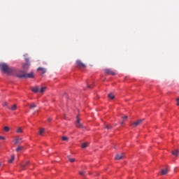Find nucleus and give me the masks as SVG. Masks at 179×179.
<instances>
[{
  "label": "nucleus",
  "mask_w": 179,
  "mask_h": 179,
  "mask_svg": "<svg viewBox=\"0 0 179 179\" xmlns=\"http://www.w3.org/2000/svg\"><path fill=\"white\" fill-rule=\"evenodd\" d=\"M122 119L123 121H124V120H128V116H127V115L122 116Z\"/></svg>",
  "instance_id": "cd10ccee"
},
{
  "label": "nucleus",
  "mask_w": 179,
  "mask_h": 179,
  "mask_svg": "<svg viewBox=\"0 0 179 179\" xmlns=\"http://www.w3.org/2000/svg\"><path fill=\"white\" fill-rule=\"evenodd\" d=\"M48 121H49V122H50L51 118H49V119L48 120Z\"/></svg>",
  "instance_id": "473e14b6"
},
{
  "label": "nucleus",
  "mask_w": 179,
  "mask_h": 179,
  "mask_svg": "<svg viewBox=\"0 0 179 179\" xmlns=\"http://www.w3.org/2000/svg\"><path fill=\"white\" fill-rule=\"evenodd\" d=\"M0 139L3 140V141H5V137L2 136H0Z\"/></svg>",
  "instance_id": "c85d7f7f"
},
{
  "label": "nucleus",
  "mask_w": 179,
  "mask_h": 179,
  "mask_svg": "<svg viewBox=\"0 0 179 179\" xmlns=\"http://www.w3.org/2000/svg\"><path fill=\"white\" fill-rule=\"evenodd\" d=\"M31 91L34 92V93H38V87L37 86L34 87L31 89Z\"/></svg>",
  "instance_id": "2eb2a0df"
},
{
  "label": "nucleus",
  "mask_w": 179,
  "mask_h": 179,
  "mask_svg": "<svg viewBox=\"0 0 179 179\" xmlns=\"http://www.w3.org/2000/svg\"><path fill=\"white\" fill-rule=\"evenodd\" d=\"M80 176H82V177H85V172L84 171H79Z\"/></svg>",
  "instance_id": "393cba45"
},
{
  "label": "nucleus",
  "mask_w": 179,
  "mask_h": 179,
  "mask_svg": "<svg viewBox=\"0 0 179 179\" xmlns=\"http://www.w3.org/2000/svg\"><path fill=\"white\" fill-rule=\"evenodd\" d=\"M3 130L5 131V132H9V127H4Z\"/></svg>",
  "instance_id": "a878e982"
},
{
  "label": "nucleus",
  "mask_w": 179,
  "mask_h": 179,
  "mask_svg": "<svg viewBox=\"0 0 179 179\" xmlns=\"http://www.w3.org/2000/svg\"><path fill=\"white\" fill-rule=\"evenodd\" d=\"M177 106H179V101H177Z\"/></svg>",
  "instance_id": "72a5a7b5"
},
{
  "label": "nucleus",
  "mask_w": 179,
  "mask_h": 179,
  "mask_svg": "<svg viewBox=\"0 0 179 179\" xmlns=\"http://www.w3.org/2000/svg\"><path fill=\"white\" fill-rule=\"evenodd\" d=\"M44 132H45V130L43 128H41V129H39L38 134L39 135H43V134H44Z\"/></svg>",
  "instance_id": "a211bd4d"
},
{
  "label": "nucleus",
  "mask_w": 179,
  "mask_h": 179,
  "mask_svg": "<svg viewBox=\"0 0 179 179\" xmlns=\"http://www.w3.org/2000/svg\"><path fill=\"white\" fill-rule=\"evenodd\" d=\"M26 61L27 62V59H26Z\"/></svg>",
  "instance_id": "e433bc0d"
},
{
  "label": "nucleus",
  "mask_w": 179,
  "mask_h": 179,
  "mask_svg": "<svg viewBox=\"0 0 179 179\" xmlns=\"http://www.w3.org/2000/svg\"><path fill=\"white\" fill-rule=\"evenodd\" d=\"M171 154L173 155V156H178V150H175L171 152Z\"/></svg>",
  "instance_id": "f3484780"
},
{
  "label": "nucleus",
  "mask_w": 179,
  "mask_h": 179,
  "mask_svg": "<svg viewBox=\"0 0 179 179\" xmlns=\"http://www.w3.org/2000/svg\"><path fill=\"white\" fill-rule=\"evenodd\" d=\"M68 159L71 163H73L75 162V159L71 158L69 156H68Z\"/></svg>",
  "instance_id": "b1692460"
},
{
  "label": "nucleus",
  "mask_w": 179,
  "mask_h": 179,
  "mask_svg": "<svg viewBox=\"0 0 179 179\" xmlns=\"http://www.w3.org/2000/svg\"><path fill=\"white\" fill-rule=\"evenodd\" d=\"M20 150H23V146L18 145L16 148V152H20Z\"/></svg>",
  "instance_id": "6ab92c4d"
},
{
  "label": "nucleus",
  "mask_w": 179,
  "mask_h": 179,
  "mask_svg": "<svg viewBox=\"0 0 179 179\" xmlns=\"http://www.w3.org/2000/svg\"><path fill=\"white\" fill-rule=\"evenodd\" d=\"M13 160H15V155L11 156V159L8 160V163H13Z\"/></svg>",
  "instance_id": "5701e85b"
},
{
  "label": "nucleus",
  "mask_w": 179,
  "mask_h": 179,
  "mask_svg": "<svg viewBox=\"0 0 179 179\" xmlns=\"http://www.w3.org/2000/svg\"><path fill=\"white\" fill-rule=\"evenodd\" d=\"M143 122V119H140L138 120H137L136 122H134L132 124L131 127H134V128L141 125V124H142Z\"/></svg>",
  "instance_id": "20e7f679"
},
{
  "label": "nucleus",
  "mask_w": 179,
  "mask_h": 179,
  "mask_svg": "<svg viewBox=\"0 0 179 179\" xmlns=\"http://www.w3.org/2000/svg\"><path fill=\"white\" fill-rule=\"evenodd\" d=\"M105 73H106V75H112L113 76L115 75V72L112 71L110 69H105Z\"/></svg>",
  "instance_id": "423d86ee"
},
{
  "label": "nucleus",
  "mask_w": 179,
  "mask_h": 179,
  "mask_svg": "<svg viewBox=\"0 0 179 179\" xmlns=\"http://www.w3.org/2000/svg\"><path fill=\"white\" fill-rule=\"evenodd\" d=\"M8 108L9 110H10L11 111H15L17 108V106H16V104H14L11 108L10 107H8Z\"/></svg>",
  "instance_id": "9b49d317"
},
{
  "label": "nucleus",
  "mask_w": 179,
  "mask_h": 179,
  "mask_svg": "<svg viewBox=\"0 0 179 179\" xmlns=\"http://www.w3.org/2000/svg\"><path fill=\"white\" fill-rule=\"evenodd\" d=\"M76 64L78 68H86V65L82 62L80 60L76 61Z\"/></svg>",
  "instance_id": "39448f33"
},
{
  "label": "nucleus",
  "mask_w": 179,
  "mask_h": 179,
  "mask_svg": "<svg viewBox=\"0 0 179 179\" xmlns=\"http://www.w3.org/2000/svg\"><path fill=\"white\" fill-rule=\"evenodd\" d=\"M122 157H124V153L117 154L115 157V160H122Z\"/></svg>",
  "instance_id": "0eeeda50"
},
{
  "label": "nucleus",
  "mask_w": 179,
  "mask_h": 179,
  "mask_svg": "<svg viewBox=\"0 0 179 179\" xmlns=\"http://www.w3.org/2000/svg\"><path fill=\"white\" fill-rule=\"evenodd\" d=\"M0 69L4 72V73L10 74L15 72V69L12 67H9L6 63H0Z\"/></svg>",
  "instance_id": "f257e3e1"
},
{
  "label": "nucleus",
  "mask_w": 179,
  "mask_h": 179,
  "mask_svg": "<svg viewBox=\"0 0 179 179\" xmlns=\"http://www.w3.org/2000/svg\"><path fill=\"white\" fill-rule=\"evenodd\" d=\"M108 98L110 99V100H114L115 99V95H114L113 93H110L108 94Z\"/></svg>",
  "instance_id": "9d476101"
},
{
  "label": "nucleus",
  "mask_w": 179,
  "mask_h": 179,
  "mask_svg": "<svg viewBox=\"0 0 179 179\" xmlns=\"http://www.w3.org/2000/svg\"><path fill=\"white\" fill-rule=\"evenodd\" d=\"M162 176H166V174H168L169 173V169H162L161 170Z\"/></svg>",
  "instance_id": "1a4fd4ad"
},
{
  "label": "nucleus",
  "mask_w": 179,
  "mask_h": 179,
  "mask_svg": "<svg viewBox=\"0 0 179 179\" xmlns=\"http://www.w3.org/2000/svg\"><path fill=\"white\" fill-rule=\"evenodd\" d=\"M37 71H41L42 75H44V73L47 72V70H45V69L41 67L38 68Z\"/></svg>",
  "instance_id": "f8f14e48"
},
{
  "label": "nucleus",
  "mask_w": 179,
  "mask_h": 179,
  "mask_svg": "<svg viewBox=\"0 0 179 179\" xmlns=\"http://www.w3.org/2000/svg\"><path fill=\"white\" fill-rule=\"evenodd\" d=\"M87 146H89V143H84L82 144L81 148L82 149H86V148H87Z\"/></svg>",
  "instance_id": "dca6fc26"
},
{
  "label": "nucleus",
  "mask_w": 179,
  "mask_h": 179,
  "mask_svg": "<svg viewBox=\"0 0 179 179\" xmlns=\"http://www.w3.org/2000/svg\"><path fill=\"white\" fill-rule=\"evenodd\" d=\"M87 87H88L89 89H92V87H91L90 85H87Z\"/></svg>",
  "instance_id": "2f4dec72"
},
{
  "label": "nucleus",
  "mask_w": 179,
  "mask_h": 179,
  "mask_svg": "<svg viewBox=\"0 0 179 179\" xmlns=\"http://www.w3.org/2000/svg\"><path fill=\"white\" fill-rule=\"evenodd\" d=\"M46 89H47V87H41L40 91H39L40 93H44L45 92Z\"/></svg>",
  "instance_id": "412c9836"
},
{
  "label": "nucleus",
  "mask_w": 179,
  "mask_h": 179,
  "mask_svg": "<svg viewBox=\"0 0 179 179\" xmlns=\"http://www.w3.org/2000/svg\"><path fill=\"white\" fill-rule=\"evenodd\" d=\"M3 106L4 107L6 106H8V102H4L3 104Z\"/></svg>",
  "instance_id": "c756f323"
},
{
  "label": "nucleus",
  "mask_w": 179,
  "mask_h": 179,
  "mask_svg": "<svg viewBox=\"0 0 179 179\" xmlns=\"http://www.w3.org/2000/svg\"><path fill=\"white\" fill-rule=\"evenodd\" d=\"M76 127L77 128H80L83 129V128H85V127L83 126V124H82V123H80V120H79V115H77L76 117Z\"/></svg>",
  "instance_id": "7ed1b4c3"
},
{
  "label": "nucleus",
  "mask_w": 179,
  "mask_h": 179,
  "mask_svg": "<svg viewBox=\"0 0 179 179\" xmlns=\"http://www.w3.org/2000/svg\"><path fill=\"white\" fill-rule=\"evenodd\" d=\"M17 78H20V79H27L28 78H34V73H25L24 71H21L18 73H17Z\"/></svg>",
  "instance_id": "f03ea898"
},
{
  "label": "nucleus",
  "mask_w": 179,
  "mask_h": 179,
  "mask_svg": "<svg viewBox=\"0 0 179 179\" xmlns=\"http://www.w3.org/2000/svg\"><path fill=\"white\" fill-rule=\"evenodd\" d=\"M62 141H69V138H68V137H66V136H63L62 138Z\"/></svg>",
  "instance_id": "bb28decb"
},
{
  "label": "nucleus",
  "mask_w": 179,
  "mask_h": 179,
  "mask_svg": "<svg viewBox=\"0 0 179 179\" xmlns=\"http://www.w3.org/2000/svg\"><path fill=\"white\" fill-rule=\"evenodd\" d=\"M0 166H1V162H0Z\"/></svg>",
  "instance_id": "4c0bfd02"
},
{
  "label": "nucleus",
  "mask_w": 179,
  "mask_h": 179,
  "mask_svg": "<svg viewBox=\"0 0 179 179\" xmlns=\"http://www.w3.org/2000/svg\"><path fill=\"white\" fill-rule=\"evenodd\" d=\"M120 125H124V120H122V122H120Z\"/></svg>",
  "instance_id": "7c9ffc66"
},
{
  "label": "nucleus",
  "mask_w": 179,
  "mask_h": 179,
  "mask_svg": "<svg viewBox=\"0 0 179 179\" xmlns=\"http://www.w3.org/2000/svg\"><path fill=\"white\" fill-rule=\"evenodd\" d=\"M105 128L106 129H113V126H111V124H107V125H105Z\"/></svg>",
  "instance_id": "aec40b11"
},
{
  "label": "nucleus",
  "mask_w": 179,
  "mask_h": 179,
  "mask_svg": "<svg viewBox=\"0 0 179 179\" xmlns=\"http://www.w3.org/2000/svg\"><path fill=\"white\" fill-rule=\"evenodd\" d=\"M22 141V138H15L13 142L15 143V145H18V143H20Z\"/></svg>",
  "instance_id": "4468645a"
},
{
  "label": "nucleus",
  "mask_w": 179,
  "mask_h": 179,
  "mask_svg": "<svg viewBox=\"0 0 179 179\" xmlns=\"http://www.w3.org/2000/svg\"><path fill=\"white\" fill-rule=\"evenodd\" d=\"M176 101H179V97L176 99Z\"/></svg>",
  "instance_id": "f704fd0d"
},
{
  "label": "nucleus",
  "mask_w": 179,
  "mask_h": 179,
  "mask_svg": "<svg viewBox=\"0 0 179 179\" xmlns=\"http://www.w3.org/2000/svg\"><path fill=\"white\" fill-rule=\"evenodd\" d=\"M17 134H22L23 132V130L22 129V128L19 127L17 130H16Z\"/></svg>",
  "instance_id": "4be33fe9"
},
{
  "label": "nucleus",
  "mask_w": 179,
  "mask_h": 179,
  "mask_svg": "<svg viewBox=\"0 0 179 179\" xmlns=\"http://www.w3.org/2000/svg\"><path fill=\"white\" fill-rule=\"evenodd\" d=\"M115 127H117V124H115Z\"/></svg>",
  "instance_id": "c9c22d12"
},
{
  "label": "nucleus",
  "mask_w": 179,
  "mask_h": 179,
  "mask_svg": "<svg viewBox=\"0 0 179 179\" xmlns=\"http://www.w3.org/2000/svg\"><path fill=\"white\" fill-rule=\"evenodd\" d=\"M29 106L30 110H33V108H36L37 107V106L34 103L29 104Z\"/></svg>",
  "instance_id": "ddd939ff"
},
{
  "label": "nucleus",
  "mask_w": 179,
  "mask_h": 179,
  "mask_svg": "<svg viewBox=\"0 0 179 179\" xmlns=\"http://www.w3.org/2000/svg\"><path fill=\"white\" fill-rule=\"evenodd\" d=\"M29 162H24L21 164V167L22 170H24L27 166H29Z\"/></svg>",
  "instance_id": "6e6552de"
}]
</instances>
